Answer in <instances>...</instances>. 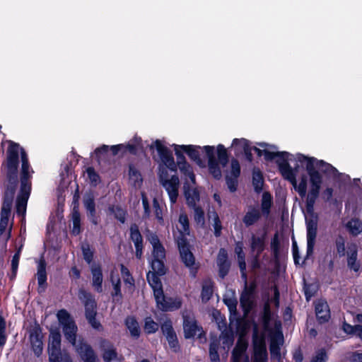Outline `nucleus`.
<instances>
[{"label":"nucleus","instance_id":"obj_23","mask_svg":"<svg viewBox=\"0 0 362 362\" xmlns=\"http://www.w3.org/2000/svg\"><path fill=\"white\" fill-rule=\"evenodd\" d=\"M179 177L177 175L171 176L169 180H164L162 186L167 191L170 201L172 204L177 202L178 197Z\"/></svg>","mask_w":362,"mask_h":362},{"label":"nucleus","instance_id":"obj_56","mask_svg":"<svg viewBox=\"0 0 362 362\" xmlns=\"http://www.w3.org/2000/svg\"><path fill=\"white\" fill-rule=\"evenodd\" d=\"M213 216H214V234L215 237L218 238L221 235V231L223 229L222 223L221 221V219L218 216V214L216 212H213Z\"/></svg>","mask_w":362,"mask_h":362},{"label":"nucleus","instance_id":"obj_21","mask_svg":"<svg viewBox=\"0 0 362 362\" xmlns=\"http://www.w3.org/2000/svg\"><path fill=\"white\" fill-rule=\"evenodd\" d=\"M216 264L219 277L224 279L228 274L231 267V262L228 259V252L225 248L222 247L219 250L217 255Z\"/></svg>","mask_w":362,"mask_h":362},{"label":"nucleus","instance_id":"obj_51","mask_svg":"<svg viewBox=\"0 0 362 362\" xmlns=\"http://www.w3.org/2000/svg\"><path fill=\"white\" fill-rule=\"evenodd\" d=\"M329 356L325 348L316 350L315 355L312 357L310 362H327Z\"/></svg>","mask_w":362,"mask_h":362},{"label":"nucleus","instance_id":"obj_3","mask_svg":"<svg viewBox=\"0 0 362 362\" xmlns=\"http://www.w3.org/2000/svg\"><path fill=\"white\" fill-rule=\"evenodd\" d=\"M62 331L66 339L74 347L82 362H101L90 344L83 337L77 340L78 327L75 321L62 325Z\"/></svg>","mask_w":362,"mask_h":362},{"label":"nucleus","instance_id":"obj_45","mask_svg":"<svg viewBox=\"0 0 362 362\" xmlns=\"http://www.w3.org/2000/svg\"><path fill=\"white\" fill-rule=\"evenodd\" d=\"M177 167L185 178H188L193 183L195 182V175L193 172L192 167L188 162L179 165Z\"/></svg>","mask_w":362,"mask_h":362},{"label":"nucleus","instance_id":"obj_31","mask_svg":"<svg viewBox=\"0 0 362 362\" xmlns=\"http://www.w3.org/2000/svg\"><path fill=\"white\" fill-rule=\"evenodd\" d=\"M83 204L87 211L90 222L94 225H97L98 221V217L96 216L95 203L93 196L89 195L87 197H85L83 199Z\"/></svg>","mask_w":362,"mask_h":362},{"label":"nucleus","instance_id":"obj_25","mask_svg":"<svg viewBox=\"0 0 362 362\" xmlns=\"http://www.w3.org/2000/svg\"><path fill=\"white\" fill-rule=\"evenodd\" d=\"M144 145L140 136L135 135L127 144H124L122 156L129 153L132 156H136L139 151H143Z\"/></svg>","mask_w":362,"mask_h":362},{"label":"nucleus","instance_id":"obj_33","mask_svg":"<svg viewBox=\"0 0 362 362\" xmlns=\"http://www.w3.org/2000/svg\"><path fill=\"white\" fill-rule=\"evenodd\" d=\"M46 267L47 263L45 260V259L41 258L39 260L38 264H37V284L39 286V289L40 288H42L43 290L47 287V272H46Z\"/></svg>","mask_w":362,"mask_h":362},{"label":"nucleus","instance_id":"obj_55","mask_svg":"<svg viewBox=\"0 0 362 362\" xmlns=\"http://www.w3.org/2000/svg\"><path fill=\"white\" fill-rule=\"evenodd\" d=\"M6 322L2 315H0V348L4 346L7 341L6 334Z\"/></svg>","mask_w":362,"mask_h":362},{"label":"nucleus","instance_id":"obj_8","mask_svg":"<svg viewBox=\"0 0 362 362\" xmlns=\"http://www.w3.org/2000/svg\"><path fill=\"white\" fill-rule=\"evenodd\" d=\"M183 332L184 337L186 339L194 338L197 333L199 332L197 337L200 339L204 338L206 339V333L203 327L198 324L195 317L192 315L185 314L182 315Z\"/></svg>","mask_w":362,"mask_h":362},{"label":"nucleus","instance_id":"obj_44","mask_svg":"<svg viewBox=\"0 0 362 362\" xmlns=\"http://www.w3.org/2000/svg\"><path fill=\"white\" fill-rule=\"evenodd\" d=\"M30 180L20 178L21 188L19 194L17 197L29 199L31 192V182Z\"/></svg>","mask_w":362,"mask_h":362},{"label":"nucleus","instance_id":"obj_17","mask_svg":"<svg viewBox=\"0 0 362 362\" xmlns=\"http://www.w3.org/2000/svg\"><path fill=\"white\" fill-rule=\"evenodd\" d=\"M204 149L206 156L208 159V167L209 172L212 176L216 179L219 180L221 177V170L219 167L218 161L215 157V148L214 146H203Z\"/></svg>","mask_w":362,"mask_h":362},{"label":"nucleus","instance_id":"obj_20","mask_svg":"<svg viewBox=\"0 0 362 362\" xmlns=\"http://www.w3.org/2000/svg\"><path fill=\"white\" fill-rule=\"evenodd\" d=\"M266 238L267 232L264 231L262 235L257 236L252 235L251 237L250 248L251 251L255 252V262L253 264L254 267H259L258 259L262 253L264 252L266 247Z\"/></svg>","mask_w":362,"mask_h":362},{"label":"nucleus","instance_id":"obj_6","mask_svg":"<svg viewBox=\"0 0 362 362\" xmlns=\"http://www.w3.org/2000/svg\"><path fill=\"white\" fill-rule=\"evenodd\" d=\"M78 296L84 305L85 317L88 322L93 329L98 331H102L103 327L96 319L97 302L94 295L84 288H79Z\"/></svg>","mask_w":362,"mask_h":362},{"label":"nucleus","instance_id":"obj_18","mask_svg":"<svg viewBox=\"0 0 362 362\" xmlns=\"http://www.w3.org/2000/svg\"><path fill=\"white\" fill-rule=\"evenodd\" d=\"M129 231V240L134 244L136 258L140 259L143 256L144 238L139 226L136 223H132L130 225Z\"/></svg>","mask_w":362,"mask_h":362},{"label":"nucleus","instance_id":"obj_43","mask_svg":"<svg viewBox=\"0 0 362 362\" xmlns=\"http://www.w3.org/2000/svg\"><path fill=\"white\" fill-rule=\"evenodd\" d=\"M159 324L155 322L151 317L144 319V330L146 334H155L159 329Z\"/></svg>","mask_w":362,"mask_h":362},{"label":"nucleus","instance_id":"obj_14","mask_svg":"<svg viewBox=\"0 0 362 362\" xmlns=\"http://www.w3.org/2000/svg\"><path fill=\"white\" fill-rule=\"evenodd\" d=\"M160 331L165 337L170 350L177 354L181 351V346L176 332L170 319L165 320L160 325Z\"/></svg>","mask_w":362,"mask_h":362},{"label":"nucleus","instance_id":"obj_12","mask_svg":"<svg viewBox=\"0 0 362 362\" xmlns=\"http://www.w3.org/2000/svg\"><path fill=\"white\" fill-rule=\"evenodd\" d=\"M255 282V281H252L250 284H247V281L245 279L244 289L240 293V304L245 314H248L255 305L254 300L257 288Z\"/></svg>","mask_w":362,"mask_h":362},{"label":"nucleus","instance_id":"obj_60","mask_svg":"<svg viewBox=\"0 0 362 362\" xmlns=\"http://www.w3.org/2000/svg\"><path fill=\"white\" fill-rule=\"evenodd\" d=\"M111 282L113 287V291L111 295L113 298L118 297L119 299L122 298V294L121 291V280L119 277L117 278L116 281H114L112 278H111Z\"/></svg>","mask_w":362,"mask_h":362},{"label":"nucleus","instance_id":"obj_64","mask_svg":"<svg viewBox=\"0 0 362 362\" xmlns=\"http://www.w3.org/2000/svg\"><path fill=\"white\" fill-rule=\"evenodd\" d=\"M109 151V146L103 144L102 146L96 148L94 151V153L95 155L96 159L98 162L103 158V157H105Z\"/></svg>","mask_w":362,"mask_h":362},{"label":"nucleus","instance_id":"obj_49","mask_svg":"<svg viewBox=\"0 0 362 362\" xmlns=\"http://www.w3.org/2000/svg\"><path fill=\"white\" fill-rule=\"evenodd\" d=\"M179 223L182 226V230L180 232V235L184 234L185 237L189 235V221L187 215L185 213H182L179 216Z\"/></svg>","mask_w":362,"mask_h":362},{"label":"nucleus","instance_id":"obj_36","mask_svg":"<svg viewBox=\"0 0 362 362\" xmlns=\"http://www.w3.org/2000/svg\"><path fill=\"white\" fill-rule=\"evenodd\" d=\"M261 322L263 328L267 330L270 327V323L272 320V313L271 310L270 305L266 302L263 306L262 313L260 316Z\"/></svg>","mask_w":362,"mask_h":362},{"label":"nucleus","instance_id":"obj_61","mask_svg":"<svg viewBox=\"0 0 362 362\" xmlns=\"http://www.w3.org/2000/svg\"><path fill=\"white\" fill-rule=\"evenodd\" d=\"M153 206L154 209V214L156 218L158 220L160 224L163 223V209L160 206L158 201L154 198L153 200Z\"/></svg>","mask_w":362,"mask_h":362},{"label":"nucleus","instance_id":"obj_24","mask_svg":"<svg viewBox=\"0 0 362 362\" xmlns=\"http://www.w3.org/2000/svg\"><path fill=\"white\" fill-rule=\"evenodd\" d=\"M90 272L92 274L91 285L94 290L98 293L103 292V274L102 266L99 263H93L90 266Z\"/></svg>","mask_w":362,"mask_h":362},{"label":"nucleus","instance_id":"obj_27","mask_svg":"<svg viewBox=\"0 0 362 362\" xmlns=\"http://www.w3.org/2000/svg\"><path fill=\"white\" fill-rule=\"evenodd\" d=\"M306 171L310 177V189L320 190L322 183V176L320 173L313 168V164L310 162L306 165Z\"/></svg>","mask_w":362,"mask_h":362},{"label":"nucleus","instance_id":"obj_34","mask_svg":"<svg viewBox=\"0 0 362 362\" xmlns=\"http://www.w3.org/2000/svg\"><path fill=\"white\" fill-rule=\"evenodd\" d=\"M214 282L211 279H206L203 281L201 298L203 303L208 302L213 296Z\"/></svg>","mask_w":362,"mask_h":362},{"label":"nucleus","instance_id":"obj_35","mask_svg":"<svg viewBox=\"0 0 362 362\" xmlns=\"http://www.w3.org/2000/svg\"><path fill=\"white\" fill-rule=\"evenodd\" d=\"M108 211L114 215L116 218L121 223H124L127 219V211L123 209L120 205H110L108 206Z\"/></svg>","mask_w":362,"mask_h":362},{"label":"nucleus","instance_id":"obj_9","mask_svg":"<svg viewBox=\"0 0 362 362\" xmlns=\"http://www.w3.org/2000/svg\"><path fill=\"white\" fill-rule=\"evenodd\" d=\"M175 242L179 251L180 261L185 267H189L195 264L196 259L192 252V246L190 245L187 237H185L184 234H181L175 240Z\"/></svg>","mask_w":362,"mask_h":362},{"label":"nucleus","instance_id":"obj_39","mask_svg":"<svg viewBox=\"0 0 362 362\" xmlns=\"http://www.w3.org/2000/svg\"><path fill=\"white\" fill-rule=\"evenodd\" d=\"M71 219L73 222V227L71 229V234L74 236L78 235L82 232L81 214L79 211L74 209L71 212Z\"/></svg>","mask_w":362,"mask_h":362},{"label":"nucleus","instance_id":"obj_41","mask_svg":"<svg viewBox=\"0 0 362 362\" xmlns=\"http://www.w3.org/2000/svg\"><path fill=\"white\" fill-rule=\"evenodd\" d=\"M220 342L218 339H214L209 344V358L211 362H220V356L218 352Z\"/></svg>","mask_w":362,"mask_h":362},{"label":"nucleus","instance_id":"obj_30","mask_svg":"<svg viewBox=\"0 0 362 362\" xmlns=\"http://www.w3.org/2000/svg\"><path fill=\"white\" fill-rule=\"evenodd\" d=\"M358 257V250L356 245H351L348 248L347 252V266L355 272H358L360 270L361 264L357 261Z\"/></svg>","mask_w":362,"mask_h":362},{"label":"nucleus","instance_id":"obj_57","mask_svg":"<svg viewBox=\"0 0 362 362\" xmlns=\"http://www.w3.org/2000/svg\"><path fill=\"white\" fill-rule=\"evenodd\" d=\"M335 246L339 257H344L346 254L345 240L343 236L339 235L335 240Z\"/></svg>","mask_w":362,"mask_h":362},{"label":"nucleus","instance_id":"obj_26","mask_svg":"<svg viewBox=\"0 0 362 362\" xmlns=\"http://www.w3.org/2000/svg\"><path fill=\"white\" fill-rule=\"evenodd\" d=\"M254 362H267L268 354L264 340L255 341L253 345Z\"/></svg>","mask_w":362,"mask_h":362},{"label":"nucleus","instance_id":"obj_4","mask_svg":"<svg viewBox=\"0 0 362 362\" xmlns=\"http://www.w3.org/2000/svg\"><path fill=\"white\" fill-rule=\"evenodd\" d=\"M318 189H310L306 199V210L310 214L309 218H305L307 229V256L312 255L316 241L317 233V214L314 212V205L319 197Z\"/></svg>","mask_w":362,"mask_h":362},{"label":"nucleus","instance_id":"obj_58","mask_svg":"<svg viewBox=\"0 0 362 362\" xmlns=\"http://www.w3.org/2000/svg\"><path fill=\"white\" fill-rule=\"evenodd\" d=\"M181 145L173 144L175 154L177 157V166L185 163H187L186 158L184 155L185 152L180 147Z\"/></svg>","mask_w":362,"mask_h":362},{"label":"nucleus","instance_id":"obj_15","mask_svg":"<svg viewBox=\"0 0 362 362\" xmlns=\"http://www.w3.org/2000/svg\"><path fill=\"white\" fill-rule=\"evenodd\" d=\"M100 349L102 352V358L104 362H122L124 357L122 354L118 353L115 344L106 339H101L99 343Z\"/></svg>","mask_w":362,"mask_h":362},{"label":"nucleus","instance_id":"obj_53","mask_svg":"<svg viewBox=\"0 0 362 362\" xmlns=\"http://www.w3.org/2000/svg\"><path fill=\"white\" fill-rule=\"evenodd\" d=\"M307 177L305 175H303L300 177V180L299 184L296 183V187H293L298 192L299 196L300 197H304L307 193Z\"/></svg>","mask_w":362,"mask_h":362},{"label":"nucleus","instance_id":"obj_38","mask_svg":"<svg viewBox=\"0 0 362 362\" xmlns=\"http://www.w3.org/2000/svg\"><path fill=\"white\" fill-rule=\"evenodd\" d=\"M346 228L351 235L357 236L362 231V221L358 218H352L346 223Z\"/></svg>","mask_w":362,"mask_h":362},{"label":"nucleus","instance_id":"obj_48","mask_svg":"<svg viewBox=\"0 0 362 362\" xmlns=\"http://www.w3.org/2000/svg\"><path fill=\"white\" fill-rule=\"evenodd\" d=\"M271 249L273 252L274 258L276 261L279 260L280 253V241L278 233H275L271 240Z\"/></svg>","mask_w":362,"mask_h":362},{"label":"nucleus","instance_id":"obj_62","mask_svg":"<svg viewBox=\"0 0 362 362\" xmlns=\"http://www.w3.org/2000/svg\"><path fill=\"white\" fill-rule=\"evenodd\" d=\"M241 173V168L239 161L236 158H233L230 162V175L231 177H239Z\"/></svg>","mask_w":362,"mask_h":362},{"label":"nucleus","instance_id":"obj_19","mask_svg":"<svg viewBox=\"0 0 362 362\" xmlns=\"http://www.w3.org/2000/svg\"><path fill=\"white\" fill-rule=\"evenodd\" d=\"M315 313L319 324H325L331 318L329 306L325 299H318L314 302Z\"/></svg>","mask_w":362,"mask_h":362},{"label":"nucleus","instance_id":"obj_54","mask_svg":"<svg viewBox=\"0 0 362 362\" xmlns=\"http://www.w3.org/2000/svg\"><path fill=\"white\" fill-rule=\"evenodd\" d=\"M57 317L59 324L62 326L71 321H74L69 312L65 309H61L58 311Z\"/></svg>","mask_w":362,"mask_h":362},{"label":"nucleus","instance_id":"obj_40","mask_svg":"<svg viewBox=\"0 0 362 362\" xmlns=\"http://www.w3.org/2000/svg\"><path fill=\"white\" fill-rule=\"evenodd\" d=\"M185 196L187 204L189 207H195L200 198L199 192L196 188L185 190Z\"/></svg>","mask_w":362,"mask_h":362},{"label":"nucleus","instance_id":"obj_29","mask_svg":"<svg viewBox=\"0 0 362 362\" xmlns=\"http://www.w3.org/2000/svg\"><path fill=\"white\" fill-rule=\"evenodd\" d=\"M238 146H242L243 153L245 155V159L248 162H252L253 160V156L252 153L253 151V146H251L250 141L244 138L234 139L232 142V146H233L234 148L238 149Z\"/></svg>","mask_w":362,"mask_h":362},{"label":"nucleus","instance_id":"obj_32","mask_svg":"<svg viewBox=\"0 0 362 362\" xmlns=\"http://www.w3.org/2000/svg\"><path fill=\"white\" fill-rule=\"evenodd\" d=\"M298 165L293 169L290 164H284L279 168V173L282 177L290 182L293 187L296 185V172L298 171Z\"/></svg>","mask_w":362,"mask_h":362},{"label":"nucleus","instance_id":"obj_47","mask_svg":"<svg viewBox=\"0 0 362 362\" xmlns=\"http://www.w3.org/2000/svg\"><path fill=\"white\" fill-rule=\"evenodd\" d=\"M86 171L90 185L96 187L101 182L99 174L93 167H88Z\"/></svg>","mask_w":362,"mask_h":362},{"label":"nucleus","instance_id":"obj_50","mask_svg":"<svg viewBox=\"0 0 362 362\" xmlns=\"http://www.w3.org/2000/svg\"><path fill=\"white\" fill-rule=\"evenodd\" d=\"M28 199L17 197L16 201V213L18 216H25Z\"/></svg>","mask_w":362,"mask_h":362},{"label":"nucleus","instance_id":"obj_46","mask_svg":"<svg viewBox=\"0 0 362 362\" xmlns=\"http://www.w3.org/2000/svg\"><path fill=\"white\" fill-rule=\"evenodd\" d=\"M120 272L125 284L134 286L135 281L129 269L123 264H120Z\"/></svg>","mask_w":362,"mask_h":362},{"label":"nucleus","instance_id":"obj_13","mask_svg":"<svg viewBox=\"0 0 362 362\" xmlns=\"http://www.w3.org/2000/svg\"><path fill=\"white\" fill-rule=\"evenodd\" d=\"M61 341L62 335L59 330L58 329H51L48 345L49 362H62Z\"/></svg>","mask_w":362,"mask_h":362},{"label":"nucleus","instance_id":"obj_1","mask_svg":"<svg viewBox=\"0 0 362 362\" xmlns=\"http://www.w3.org/2000/svg\"><path fill=\"white\" fill-rule=\"evenodd\" d=\"M18 148L19 144L9 141L6 151V162L1 165V172L4 169L7 185L3 197L1 209L11 211L14 194L18 187Z\"/></svg>","mask_w":362,"mask_h":362},{"label":"nucleus","instance_id":"obj_28","mask_svg":"<svg viewBox=\"0 0 362 362\" xmlns=\"http://www.w3.org/2000/svg\"><path fill=\"white\" fill-rule=\"evenodd\" d=\"M124 326L129 332L130 336L134 339H137L141 335V328L136 317L128 315L124 319Z\"/></svg>","mask_w":362,"mask_h":362},{"label":"nucleus","instance_id":"obj_7","mask_svg":"<svg viewBox=\"0 0 362 362\" xmlns=\"http://www.w3.org/2000/svg\"><path fill=\"white\" fill-rule=\"evenodd\" d=\"M147 240L153 247L151 264H153L154 267H160L159 270L161 272L163 266H165V249L156 233L151 232L147 235Z\"/></svg>","mask_w":362,"mask_h":362},{"label":"nucleus","instance_id":"obj_52","mask_svg":"<svg viewBox=\"0 0 362 362\" xmlns=\"http://www.w3.org/2000/svg\"><path fill=\"white\" fill-rule=\"evenodd\" d=\"M82 254L84 260L88 264H91L93 260L94 250L90 249L89 244H85L81 246Z\"/></svg>","mask_w":362,"mask_h":362},{"label":"nucleus","instance_id":"obj_63","mask_svg":"<svg viewBox=\"0 0 362 362\" xmlns=\"http://www.w3.org/2000/svg\"><path fill=\"white\" fill-rule=\"evenodd\" d=\"M238 177L226 176V182L227 187L230 192H235L238 186Z\"/></svg>","mask_w":362,"mask_h":362},{"label":"nucleus","instance_id":"obj_5","mask_svg":"<svg viewBox=\"0 0 362 362\" xmlns=\"http://www.w3.org/2000/svg\"><path fill=\"white\" fill-rule=\"evenodd\" d=\"M272 206V197L269 192H264L262 196L260 209L258 206L250 205L242 218V222L245 228L255 225L262 218H267Z\"/></svg>","mask_w":362,"mask_h":362},{"label":"nucleus","instance_id":"obj_2","mask_svg":"<svg viewBox=\"0 0 362 362\" xmlns=\"http://www.w3.org/2000/svg\"><path fill=\"white\" fill-rule=\"evenodd\" d=\"M152 271L148 272L146 275L147 281L153 291V295L158 308L163 312L179 309L181 307V301L174 300L172 298H165L160 276L166 274L167 268L163 266L161 272L160 267H153L151 264Z\"/></svg>","mask_w":362,"mask_h":362},{"label":"nucleus","instance_id":"obj_10","mask_svg":"<svg viewBox=\"0 0 362 362\" xmlns=\"http://www.w3.org/2000/svg\"><path fill=\"white\" fill-rule=\"evenodd\" d=\"M296 160L300 164L308 165L310 162L312 163L313 168H318L322 173L326 175H336L339 173L337 169L332 165L330 163L325 162L323 160H318L315 157H308L302 153H297Z\"/></svg>","mask_w":362,"mask_h":362},{"label":"nucleus","instance_id":"obj_11","mask_svg":"<svg viewBox=\"0 0 362 362\" xmlns=\"http://www.w3.org/2000/svg\"><path fill=\"white\" fill-rule=\"evenodd\" d=\"M150 150L156 149L161 162L172 172H177V164L175 161L172 151L163 144L160 140L156 139L149 146Z\"/></svg>","mask_w":362,"mask_h":362},{"label":"nucleus","instance_id":"obj_16","mask_svg":"<svg viewBox=\"0 0 362 362\" xmlns=\"http://www.w3.org/2000/svg\"><path fill=\"white\" fill-rule=\"evenodd\" d=\"M29 337L33 351L35 356H40L42 353L43 342L42 328L37 321L29 330Z\"/></svg>","mask_w":362,"mask_h":362},{"label":"nucleus","instance_id":"obj_22","mask_svg":"<svg viewBox=\"0 0 362 362\" xmlns=\"http://www.w3.org/2000/svg\"><path fill=\"white\" fill-rule=\"evenodd\" d=\"M183 150L189 158L200 167L205 166L204 160L200 157L201 152H204L203 147L196 145H181Z\"/></svg>","mask_w":362,"mask_h":362},{"label":"nucleus","instance_id":"obj_37","mask_svg":"<svg viewBox=\"0 0 362 362\" xmlns=\"http://www.w3.org/2000/svg\"><path fill=\"white\" fill-rule=\"evenodd\" d=\"M252 182L255 192L257 194L262 192L264 185V177L260 170H253Z\"/></svg>","mask_w":362,"mask_h":362},{"label":"nucleus","instance_id":"obj_59","mask_svg":"<svg viewBox=\"0 0 362 362\" xmlns=\"http://www.w3.org/2000/svg\"><path fill=\"white\" fill-rule=\"evenodd\" d=\"M194 209V221L198 224L204 225V211L202 208L199 206L192 207Z\"/></svg>","mask_w":362,"mask_h":362},{"label":"nucleus","instance_id":"obj_42","mask_svg":"<svg viewBox=\"0 0 362 362\" xmlns=\"http://www.w3.org/2000/svg\"><path fill=\"white\" fill-rule=\"evenodd\" d=\"M217 160L223 167H226L229 162V155L227 149L223 144H218L216 146Z\"/></svg>","mask_w":362,"mask_h":362}]
</instances>
